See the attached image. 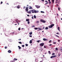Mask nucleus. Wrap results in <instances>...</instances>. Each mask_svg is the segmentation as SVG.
I'll list each match as a JSON object with an SVG mask.
<instances>
[{"label":"nucleus","mask_w":62,"mask_h":62,"mask_svg":"<svg viewBox=\"0 0 62 62\" xmlns=\"http://www.w3.org/2000/svg\"><path fill=\"white\" fill-rule=\"evenodd\" d=\"M53 26H54V24H53L50 25V26H49V28H52Z\"/></svg>","instance_id":"obj_1"},{"label":"nucleus","mask_w":62,"mask_h":62,"mask_svg":"<svg viewBox=\"0 0 62 62\" xmlns=\"http://www.w3.org/2000/svg\"><path fill=\"white\" fill-rule=\"evenodd\" d=\"M44 43H42L40 44V46L42 47L44 45Z\"/></svg>","instance_id":"obj_2"},{"label":"nucleus","mask_w":62,"mask_h":62,"mask_svg":"<svg viewBox=\"0 0 62 62\" xmlns=\"http://www.w3.org/2000/svg\"><path fill=\"white\" fill-rule=\"evenodd\" d=\"M35 7L37 8H39L40 7V6H38V5H35Z\"/></svg>","instance_id":"obj_3"},{"label":"nucleus","mask_w":62,"mask_h":62,"mask_svg":"<svg viewBox=\"0 0 62 62\" xmlns=\"http://www.w3.org/2000/svg\"><path fill=\"white\" fill-rule=\"evenodd\" d=\"M41 22H43V23H46V22L45 20H40Z\"/></svg>","instance_id":"obj_4"},{"label":"nucleus","mask_w":62,"mask_h":62,"mask_svg":"<svg viewBox=\"0 0 62 62\" xmlns=\"http://www.w3.org/2000/svg\"><path fill=\"white\" fill-rule=\"evenodd\" d=\"M56 55H54L53 56H51V58H54V57H56Z\"/></svg>","instance_id":"obj_5"},{"label":"nucleus","mask_w":62,"mask_h":62,"mask_svg":"<svg viewBox=\"0 0 62 62\" xmlns=\"http://www.w3.org/2000/svg\"><path fill=\"white\" fill-rule=\"evenodd\" d=\"M39 11H36V10H34V13H38Z\"/></svg>","instance_id":"obj_6"},{"label":"nucleus","mask_w":62,"mask_h":62,"mask_svg":"<svg viewBox=\"0 0 62 62\" xmlns=\"http://www.w3.org/2000/svg\"><path fill=\"white\" fill-rule=\"evenodd\" d=\"M43 40H44V41H47L48 40L47 39H45V38H44L43 39Z\"/></svg>","instance_id":"obj_7"},{"label":"nucleus","mask_w":62,"mask_h":62,"mask_svg":"<svg viewBox=\"0 0 62 62\" xmlns=\"http://www.w3.org/2000/svg\"><path fill=\"white\" fill-rule=\"evenodd\" d=\"M28 7H26V9H25V10L27 11H28Z\"/></svg>","instance_id":"obj_8"},{"label":"nucleus","mask_w":62,"mask_h":62,"mask_svg":"<svg viewBox=\"0 0 62 62\" xmlns=\"http://www.w3.org/2000/svg\"><path fill=\"white\" fill-rule=\"evenodd\" d=\"M34 11L35 10H31V12H32V13H34Z\"/></svg>","instance_id":"obj_9"},{"label":"nucleus","mask_w":62,"mask_h":62,"mask_svg":"<svg viewBox=\"0 0 62 62\" xmlns=\"http://www.w3.org/2000/svg\"><path fill=\"white\" fill-rule=\"evenodd\" d=\"M31 11H27V13H29V14H30V13H31Z\"/></svg>","instance_id":"obj_10"},{"label":"nucleus","mask_w":62,"mask_h":62,"mask_svg":"<svg viewBox=\"0 0 62 62\" xmlns=\"http://www.w3.org/2000/svg\"><path fill=\"white\" fill-rule=\"evenodd\" d=\"M8 52L9 53H11V51H10V50H9L8 51Z\"/></svg>","instance_id":"obj_11"},{"label":"nucleus","mask_w":62,"mask_h":62,"mask_svg":"<svg viewBox=\"0 0 62 62\" xmlns=\"http://www.w3.org/2000/svg\"><path fill=\"white\" fill-rule=\"evenodd\" d=\"M8 41L10 42H11L12 41V40L11 39H8Z\"/></svg>","instance_id":"obj_12"},{"label":"nucleus","mask_w":62,"mask_h":62,"mask_svg":"<svg viewBox=\"0 0 62 62\" xmlns=\"http://www.w3.org/2000/svg\"><path fill=\"white\" fill-rule=\"evenodd\" d=\"M17 59H16V58H14V60H13L14 61H15L16 60H17Z\"/></svg>","instance_id":"obj_13"},{"label":"nucleus","mask_w":62,"mask_h":62,"mask_svg":"<svg viewBox=\"0 0 62 62\" xmlns=\"http://www.w3.org/2000/svg\"><path fill=\"white\" fill-rule=\"evenodd\" d=\"M18 47L19 48V50H20V49H21V47L20 46H18Z\"/></svg>","instance_id":"obj_14"},{"label":"nucleus","mask_w":62,"mask_h":62,"mask_svg":"<svg viewBox=\"0 0 62 62\" xmlns=\"http://www.w3.org/2000/svg\"><path fill=\"white\" fill-rule=\"evenodd\" d=\"M20 5H18L17 6V8H20Z\"/></svg>","instance_id":"obj_15"},{"label":"nucleus","mask_w":62,"mask_h":62,"mask_svg":"<svg viewBox=\"0 0 62 62\" xmlns=\"http://www.w3.org/2000/svg\"><path fill=\"white\" fill-rule=\"evenodd\" d=\"M32 43V40H30V44Z\"/></svg>","instance_id":"obj_16"},{"label":"nucleus","mask_w":62,"mask_h":62,"mask_svg":"<svg viewBox=\"0 0 62 62\" xmlns=\"http://www.w3.org/2000/svg\"><path fill=\"white\" fill-rule=\"evenodd\" d=\"M30 35H32V32H30L29 33Z\"/></svg>","instance_id":"obj_17"},{"label":"nucleus","mask_w":62,"mask_h":62,"mask_svg":"<svg viewBox=\"0 0 62 62\" xmlns=\"http://www.w3.org/2000/svg\"><path fill=\"white\" fill-rule=\"evenodd\" d=\"M45 29H46V30H47V29H48V28L47 27H46Z\"/></svg>","instance_id":"obj_18"},{"label":"nucleus","mask_w":62,"mask_h":62,"mask_svg":"<svg viewBox=\"0 0 62 62\" xmlns=\"http://www.w3.org/2000/svg\"><path fill=\"white\" fill-rule=\"evenodd\" d=\"M30 7L29 8V9H32V8L31 6H30Z\"/></svg>","instance_id":"obj_19"},{"label":"nucleus","mask_w":62,"mask_h":62,"mask_svg":"<svg viewBox=\"0 0 62 62\" xmlns=\"http://www.w3.org/2000/svg\"><path fill=\"white\" fill-rule=\"evenodd\" d=\"M54 0H52V2L53 4H54Z\"/></svg>","instance_id":"obj_20"},{"label":"nucleus","mask_w":62,"mask_h":62,"mask_svg":"<svg viewBox=\"0 0 62 62\" xmlns=\"http://www.w3.org/2000/svg\"><path fill=\"white\" fill-rule=\"evenodd\" d=\"M60 28H59V27H58V30H59V31H60Z\"/></svg>","instance_id":"obj_21"},{"label":"nucleus","mask_w":62,"mask_h":62,"mask_svg":"<svg viewBox=\"0 0 62 62\" xmlns=\"http://www.w3.org/2000/svg\"><path fill=\"white\" fill-rule=\"evenodd\" d=\"M37 42H38V43H39V42H40V40H39L37 41Z\"/></svg>","instance_id":"obj_22"},{"label":"nucleus","mask_w":62,"mask_h":62,"mask_svg":"<svg viewBox=\"0 0 62 62\" xmlns=\"http://www.w3.org/2000/svg\"><path fill=\"white\" fill-rule=\"evenodd\" d=\"M26 21H27V22H28L29 21V19H26Z\"/></svg>","instance_id":"obj_23"},{"label":"nucleus","mask_w":62,"mask_h":62,"mask_svg":"<svg viewBox=\"0 0 62 62\" xmlns=\"http://www.w3.org/2000/svg\"><path fill=\"white\" fill-rule=\"evenodd\" d=\"M49 43H51L52 42V40H50L49 41Z\"/></svg>","instance_id":"obj_24"},{"label":"nucleus","mask_w":62,"mask_h":62,"mask_svg":"<svg viewBox=\"0 0 62 62\" xmlns=\"http://www.w3.org/2000/svg\"><path fill=\"white\" fill-rule=\"evenodd\" d=\"M34 18H36V16L35 15H34Z\"/></svg>","instance_id":"obj_25"},{"label":"nucleus","mask_w":62,"mask_h":62,"mask_svg":"<svg viewBox=\"0 0 62 62\" xmlns=\"http://www.w3.org/2000/svg\"><path fill=\"white\" fill-rule=\"evenodd\" d=\"M34 29H35V30H37V29H38V28H34Z\"/></svg>","instance_id":"obj_26"},{"label":"nucleus","mask_w":62,"mask_h":62,"mask_svg":"<svg viewBox=\"0 0 62 62\" xmlns=\"http://www.w3.org/2000/svg\"><path fill=\"white\" fill-rule=\"evenodd\" d=\"M15 62V61H14L13 60V61H11L10 62Z\"/></svg>","instance_id":"obj_27"},{"label":"nucleus","mask_w":62,"mask_h":62,"mask_svg":"<svg viewBox=\"0 0 62 62\" xmlns=\"http://www.w3.org/2000/svg\"><path fill=\"white\" fill-rule=\"evenodd\" d=\"M41 13H44V12L43 11H41Z\"/></svg>","instance_id":"obj_28"},{"label":"nucleus","mask_w":62,"mask_h":62,"mask_svg":"<svg viewBox=\"0 0 62 62\" xmlns=\"http://www.w3.org/2000/svg\"><path fill=\"white\" fill-rule=\"evenodd\" d=\"M18 30H21V28H19L18 29Z\"/></svg>","instance_id":"obj_29"},{"label":"nucleus","mask_w":62,"mask_h":62,"mask_svg":"<svg viewBox=\"0 0 62 62\" xmlns=\"http://www.w3.org/2000/svg\"><path fill=\"white\" fill-rule=\"evenodd\" d=\"M60 55H61V54H58V56H60Z\"/></svg>","instance_id":"obj_30"},{"label":"nucleus","mask_w":62,"mask_h":62,"mask_svg":"<svg viewBox=\"0 0 62 62\" xmlns=\"http://www.w3.org/2000/svg\"><path fill=\"white\" fill-rule=\"evenodd\" d=\"M53 43L54 44H56V42H54Z\"/></svg>","instance_id":"obj_31"},{"label":"nucleus","mask_w":62,"mask_h":62,"mask_svg":"<svg viewBox=\"0 0 62 62\" xmlns=\"http://www.w3.org/2000/svg\"><path fill=\"white\" fill-rule=\"evenodd\" d=\"M19 44H22V43L21 42H19Z\"/></svg>","instance_id":"obj_32"},{"label":"nucleus","mask_w":62,"mask_h":62,"mask_svg":"<svg viewBox=\"0 0 62 62\" xmlns=\"http://www.w3.org/2000/svg\"><path fill=\"white\" fill-rule=\"evenodd\" d=\"M26 46H28V44H25Z\"/></svg>","instance_id":"obj_33"},{"label":"nucleus","mask_w":62,"mask_h":62,"mask_svg":"<svg viewBox=\"0 0 62 62\" xmlns=\"http://www.w3.org/2000/svg\"><path fill=\"white\" fill-rule=\"evenodd\" d=\"M39 23V21H37L36 22V23Z\"/></svg>","instance_id":"obj_34"},{"label":"nucleus","mask_w":62,"mask_h":62,"mask_svg":"<svg viewBox=\"0 0 62 62\" xmlns=\"http://www.w3.org/2000/svg\"><path fill=\"white\" fill-rule=\"evenodd\" d=\"M48 53L49 54H51V52H50V51H48Z\"/></svg>","instance_id":"obj_35"},{"label":"nucleus","mask_w":62,"mask_h":62,"mask_svg":"<svg viewBox=\"0 0 62 62\" xmlns=\"http://www.w3.org/2000/svg\"><path fill=\"white\" fill-rule=\"evenodd\" d=\"M5 49H7V46H5Z\"/></svg>","instance_id":"obj_36"},{"label":"nucleus","mask_w":62,"mask_h":62,"mask_svg":"<svg viewBox=\"0 0 62 62\" xmlns=\"http://www.w3.org/2000/svg\"><path fill=\"white\" fill-rule=\"evenodd\" d=\"M55 50H58V48H55Z\"/></svg>","instance_id":"obj_37"},{"label":"nucleus","mask_w":62,"mask_h":62,"mask_svg":"<svg viewBox=\"0 0 62 62\" xmlns=\"http://www.w3.org/2000/svg\"><path fill=\"white\" fill-rule=\"evenodd\" d=\"M55 36H56V37H58V38H59V36L56 35H55Z\"/></svg>","instance_id":"obj_38"},{"label":"nucleus","mask_w":62,"mask_h":62,"mask_svg":"<svg viewBox=\"0 0 62 62\" xmlns=\"http://www.w3.org/2000/svg\"><path fill=\"white\" fill-rule=\"evenodd\" d=\"M28 24H29V23H30V22H29V21H28Z\"/></svg>","instance_id":"obj_39"},{"label":"nucleus","mask_w":62,"mask_h":62,"mask_svg":"<svg viewBox=\"0 0 62 62\" xmlns=\"http://www.w3.org/2000/svg\"><path fill=\"white\" fill-rule=\"evenodd\" d=\"M22 47H24V45H22Z\"/></svg>","instance_id":"obj_40"},{"label":"nucleus","mask_w":62,"mask_h":62,"mask_svg":"<svg viewBox=\"0 0 62 62\" xmlns=\"http://www.w3.org/2000/svg\"><path fill=\"white\" fill-rule=\"evenodd\" d=\"M55 54L54 53H53L52 54V55H54Z\"/></svg>","instance_id":"obj_41"},{"label":"nucleus","mask_w":62,"mask_h":62,"mask_svg":"<svg viewBox=\"0 0 62 62\" xmlns=\"http://www.w3.org/2000/svg\"><path fill=\"white\" fill-rule=\"evenodd\" d=\"M58 10H60V8L59 7L58 8Z\"/></svg>","instance_id":"obj_42"},{"label":"nucleus","mask_w":62,"mask_h":62,"mask_svg":"<svg viewBox=\"0 0 62 62\" xmlns=\"http://www.w3.org/2000/svg\"><path fill=\"white\" fill-rule=\"evenodd\" d=\"M16 23H18V21H17V20H16Z\"/></svg>","instance_id":"obj_43"},{"label":"nucleus","mask_w":62,"mask_h":62,"mask_svg":"<svg viewBox=\"0 0 62 62\" xmlns=\"http://www.w3.org/2000/svg\"><path fill=\"white\" fill-rule=\"evenodd\" d=\"M57 34H58V35H59V33L58 32H57L56 33Z\"/></svg>","instance_id":"obj_44"},{"label":"nucleus","mask_w":62,"mask_h":62,"mask_svg":"<svg viewBox=\"0 0 62 62\" xmlns=\"http://www.w3.org/2000/svg\"><path fill=\"white\" fill-rule=\"evenodd\" d=\"M49 4H51V1H49Z\"/></svg>","instance_id":"obj_45"},{"label":"nucleus","mask_w":62,"mask_h":62,"mask_svg":"<svg viewBox=\"0 0 62 62\" xmlns=\"http://www.w3.org/2000/svg\"><path fill=\"white\" fill-rule=\"evenodd\" d=\"M29 37H32V35H30Z\"/></svg>","instance_id":"obj_46"},{"label":"nucleus","mask_w":62,"mask_h":62,"mask_svg":"<svg viewBox=\"0 0 62 62\" xmlns=\"http://www.w3.org/2000/svg\"><path fill=\"white\" fill-rule=\"evenodd\" d=\"M2 3H3V2L1 1V4H2Z\"/></svg>","instance_id":"obj_47"},{"label":"nucleus","mask_w":62,"mask_h":62,"mask_svg":"<svg viewBox=\"0 0 62 62\" xmlns=\"http://www.w3.org/2000/svg\"><path fill=\"white\" fill-rule=\"evenodd\" d=\"M48 2H47V3L45 4V5H46V4H48Z\"/></svg>","instance_id":"obj_48"},{"label":"nucleus","mask_w":62,"mask_h":62,"mask_svg":"<svg viewBox=\"0 0 62 62\" xmlns=\"http://www.w3.org/2000/svg\"><path fill=\"white\" fill-rule=\"evenodd\" d=\"M39 30H41V29L40 28V29H39Z\"/></svg>","instance_id":"obj_49"},{"label":"nucleus","mask_w":62,"mask_h":62,"mask_svg":"<svg viewBox=\"0 0 62 62\" xmlns=\"http://www.w3.org/2000/svg\"><path fill=\"white\" fill-rule=\"evenodd\" d=\"M32 19H33V16H32Z\"/></svg>","instance_id":"obj_50"},{"label":"nucleus","mask_w":62,"mask_h":62,"mask_svg":"<svg viewBox=\"0 0 62 62\" xmlns=\"http://www.w3.org/2000/svg\"><path fill=\"white\" fill-rule=\"evenodd\" d=\"M58 42H60V40H58Z\"/></svg>","instance_id":"obj_51"},{"label":"nucleus","mask_w":62,"mask_h":62,"mask_svg":"<svg viewBox=\"0 0 62 62\" xmlns=\"http://www.w3.org/2000/svg\"><path fill=\"white\" fill-rule=\"evenodd\" d=\"M44 47L45 48H46V46H44Z\"/></svg>","instance_id":"obj_52"},{"label":"nucleus","mask_w":62,"mask_h":62,"mask_svg":"<svg viewBox=\"0 0 62 62\" xmlns=\"http://www.w3.org/2000/svg\"><path fill=\"white\" fill-rule=\"evenodd\" d=\"M32 27H35V26L33 25L32 26Z\"/></svg>","instance_id":"obj_53"},{"label":"nucleus","mask_w":62,"mask_h":62,"mask_svg":"<svg viewBox=\"0 0 62 62\" xmlns=\"http://www.w3.org/2000/svg\"><path fill=\"white\" fill-rule=\"evenodd\" d=\"M45 2H46V3H47V1L46 0L45 1Z\"/></svg>","instance_id":"obj_54"},{"label":"nucleus","mask_w":62,"mask_h":62,"mask_svg":"<svg viewBox=\"0 0 62 62\" xmlns=\"http://www.w3.org/2000/svg\"><path fill=\"white\" fill-rule=\"evenodd\" d=\"M27 16H28V17H29V15H27Z\"/></svg>","instance_id":"obj_55"},{"label":"nucleus","mask_w":62,"mask_h":62,"mask_svg":"<svg viewBox=\"0 0 62 62\" xmlns=\"http://www.w3.org/2000/svg\"><path fill=\"white\" fill-rule=\"evenodd\" d=\"M21 39H18V40H21Z\"/></svg>","instance_id":"obj_56"},{"label":"nucleus","mask_w":62,"mask_h":62,"mask_svg":"<svg viewBox=\"0 0 62 62\" xmlns=\"http://www.w3.org/2000/svg\"><path fill=\"white\" fill-rule=\"evenodd\" d=\"M51 45H52L51 44H50L49 45V46H51Z\"/></svg>","instance_id":"obj_57"},{"label":"nucleus","mask_w":62,"mask_h":62,"mask_svg":"<svg viewBox=\"0 0 62 62\" xmlns=\"http://www.w3.org/2000/svg\"><path fill=\"white\" fill-rule=\"evenodd\" d=\"M41 1H43V2H44V0H41Z\"/></svg>","instance_id":"obj_58"},{"label":"nucleus","mask_w":62,"mask_h":62,"mask_svg":"<svg viewBox=\"0 0 62 62\" xmlns=\"http://www.w3.org/2000/svg\"><path fill=\"white\" fill-rule=\"evenodd\" d=\"M57 15L58 16V14H57Z\"/></svg>","instance_id":"obj_59"},{"label":"nucleus","mask_w":62,"mask_h":62,"mask_svg":"<svg viewBox=\"0 0 62 62\" xmlns=\"http://www.w3.org/2000/svg\"><path fill=\"white\" fill-rule=\"evenodd\" d=\"M40 29V28H37V29Z\"/></svg>","instance_id":"obj_60"},{"label":"nucleus","mask_w":62,"mask_h":62,"mask_svg":"<svg viewBox=\"0 0 62 62\" xmlns=\"http://www.w3.org/2000/svg\"><path fill=\"white\" fill-rule=\"evenodd\" d=\"M56 6H58V4H57L56 5Z\"/></svg>","instance_id":"obj_61"},{"label":"nucleus","mask_w":62,"mask_h":62,"mask_svg":"<svg viewBox=\"0 0 62 62\" xmlns=\"http://www.w3.org/2000/svg\"><path fill=\"white\" fill-rule=\"evenodd\" d=\"M48 1L49 2H50V0H48Z\"/></svg>","instance_id":"obj_62"},{"label":"nucleus","mask_w":62,"mask_h":62,"mask_svg":"<svg viewBox=\"0 0 62 62\" xmlns=\"http://www.w3.org/2000/svg\"><path fill=\"white\" fill-rule=\"evenodd\" d=\"M7 4H8V5H9V4H8V3H7Z\"/></svg>","instance_id":"obj_63"},{"label":"nucleus","mask_w":62,"mask_h":62,"mask_svg":"<svg viewBox=\"0 0 62 62\" xmlns=\"http://www.w3.org/2000/svg\"><path fill=\"white\" fill-rule=\"evenodd\" d=\"M61 50L62 51V49H61Z\"/></svg>","instance_id":"obj_64"}]
</instances>
